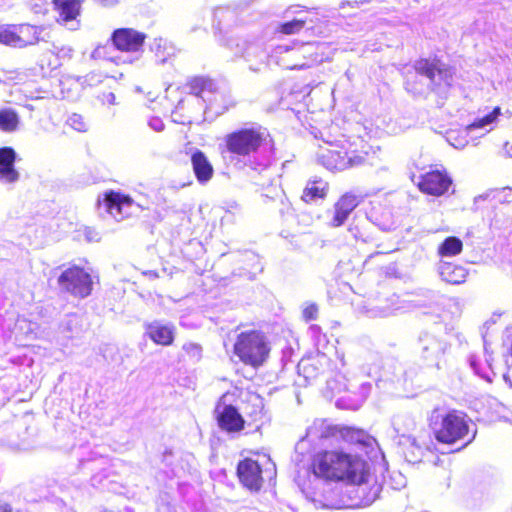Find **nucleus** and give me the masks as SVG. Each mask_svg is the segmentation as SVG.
Returning <instances> with one entry per match:
<instances>
[{
    "label": "nucleus",
    "mask_w": 512,
    "mask_h": 512,
    "mask_svg": "<svg viewBox=\"0 0 512 512\" xmlns=\"http://www.w3.org/2000/svg\"><path fill=\"white\" fill-rule=\"evenodd\" d=\"M231 161L255 171L268 168L274 159V143L268 130L260 125L237 129L224 137Z\"/></svg>",
    "instance_id": "1"
},
{
    "label": "nucleus",
    "mask_w": 512,
    "mask_h": 512,
    "mask_svg": "<svg viewBox=\"0 0 512 512\" xmlns=\"http://www.w3.org/2000/svg\"><path fill=\"white\" fill-rule=\"evenodd\" d=\"M312 469L316 478L361 483L369 474V463L343 451H322L314 456Z\"/></svg>",
    "instance_id": "2"
},
{
    "label": "nucleus",
    "mask_w": 512,
    "mask_h": 512,
    "mask_svg": "<svg viewBox=\"0 0 512 512\" xmlns=\"http://www.w3.org/2000/svg\"><path fill=\"white\" fill-rule=\"evenodd\" d=\"M226 46L235 54L243 58L249 66V70L255 73L262 72L268 67L270 55L262 41H247L239 38H230ZM312 47L310 43L293 42V45H277L271 57L289 54L291 58L298 56L305 58V53Z\"/></svg>",
    "instance_id": "3"
},
{
    "label": "nucleus",
    "mask_w": 512,
    "mask_h": 512,
    "mask_svg": "<svg viewBox=\"0 0 512 512\" xmlns=\"http://www.w3.org/2000/svg\"><path fill=\"white\" fill-rule=\"evenodd\" d=\"M330 438L342 439L362 450L373 448L376 443L375 438L362 429L339 427L329 424L326 420L317 419L307 428L305 437L296 444L295 450L297 453L304 454L308 442L317 443Z\"/></svg>",
    "instance_id": "4"
},
{
    "label": "nucleus",
    "mask_w": 512,
    "mask_h": 512,
    "mask_svg": "<svg viewBox=\"0 0 512 512\" xmlns=\"http://www.w3.org/2000/svg\"><path fill=\"white\" fill-rule=\"evenodd\" d=\"M429 422L436 440L440 443L454 444L468 438L461 447L464 448L476 437V430L470 435L469 419L462 411L442 412L439 409H434L429 417Z\"/></svg>",
    "instance_id": "5"
},
{
    "label": "nucleus",
    "mask_w": 512,
    "mask_h": 512,
    "mask_svg": "<svg viewBox=\"0 0 512 512\" xmlns=\"http://www.w3.org/2000/svg\"><path fill=\"white\" fill-rule=\"evenodd\" d=\"M234 352L245 364L258 367L267 360L270 347L262 332L249 331L238 335Z\"/></svg>",
    "instance_id": "6"
},
{
    "label": "nucleus",
    "mask_w": 512,
    "mask_h": 512,
    "mask_svg": "<svg viewBox=\"0 0 512 512\" xmlns=\"http://www.w3.org/2000/svg\"><path fill=\"white\" fill-rule=\"evenodd\" d=\"M414 68L418 75L425 78L428 90L443 94L452 84L451 69L438 59H420L415 62Z\"/></svg>",
    "instance_id": "7"
},
{
    "label": "nucleus",
    "mask_w": 512,
    "mask_h": 512,
    "mask_svg": "<svg viewBox=\"0 0 512 512\" xmlns=\"http://www.w3.org/2000/svg\"><path fill=\"white\" fill-rule=\"evenodd\" d=\"M448 348V342L433 333L422 332L418 337L417 354L428 367L440 369Z\"/></svg>",
    "instance_id": "8"
},
{
    "label": "nucleus",
    "mask_w": 512,
    "mask_h": 512,
    "mask_svg": "<svg viewBox=\"0 0 512 512\" xmlns=\"http://www.w3.org/2000/svg\"><path fill=\"white\" fill-rule=\"evenodd\" d=\"M92 284L90 274L76 265L65 269L58 277L60 289L79 298H86L91 294Z\"/></svg>",
    "instance_id": "9"
},
{
    "label": "nucleus",
    "mask_w": 512,
    "mask_h": 512,
    "mask_svg": "<svg viewBox=\"0 0 512 512\" xmlns=\"http://www.w3.org/2000/svg\"><path fill=\"white\" fill-rule=\"evenodd\" d=\"M321 164L331 171H343L348 168L358 167L364 164L365 157L354 152L348 153L344 150L326 149L319 154Z\"/></svg>",
    "instance_id": "10"
},
{
    "label": "nucleus",
    "mask_w": 512,
    "mask_h": 512,
    "mask_svg": "<svg viewBox=\"0 0 512 512\" xmlns=\"http://www.w3.org/2000/svg\"><path fill=\"white\" fill-rule=\"evenodd\" d=\"M103 207L115 220L120 221L129 217L139 205L127 195L110 191L105 193L100 208Z\"/></svg>",
    "instance_id": "11"
},
{
    "label": "nucleus",
    "mask_w": 512,
    "mask_h": 512,
    "mask_svg": "<svg viewBox=\"0 0 512 512\" xmlns=\"http://www.w3.org/2000/svg\"><path fill=\"white\" fill-rule=\"evenodd\" d=\"M370 473L365 478V480L361 483H354L352 481H347L348 488L346 493L351 498V507L360 508L370 506L377 498L380 492V486L374 484L368 490V482H369Z\"/></svg>",
    "instance_id": "12"
},
{
    "label": "nucleus",
    "mask_w": 512,
    "mask_h": 512,
    "mask_svg": "<svg viewBox=\"0 0 512 512\" xmlns=\"http://www.w3.org/2000/svg\"><path fill=\"white\" fill-rule=\"evenodd\" d=\"M219 427L228 433L239 432L244 428L245 421L236 407L231 404L218 403L215 408Z\"/></svg>",
    "instance_id": "13"
},
{
    "label": "nucleus",
    "mask_w": 512,
    "mask_h": 512,
    "mask_svg": "<svg viewBox=\"0 0 512 512\" xmlns=\"http://www.w3.org/2000/svg\"><path fill=\"white\" fill-rule=\"evenodd\" d=\"M145 34L132 28L116 29L111 36L114 46L121 51L138 53L143 46Z\"/></svg>",
    "instance_id": "14"
},
{
    "label": "nucleus",
    "mask_w": 512,
    "mask_h": 512,
    "mask_svg": "<svg viewBox=\"0 0 512 512\" xmlns=\"http://www.w3.org/2000/svg\"><path fill=\"white\" fill-rule=\"evenodd\" d=\"M237 476L240 482L251 491H259L262 487V469L253 459L246 458L238 463Z\"/></svg>",
    "instance_id": "15"
},
{
    "label": "nucleus",
    "mask_w": 512,
    "mask_h": 512,
    "mask_svg": "<svg viewBox=\"0 0 512 512\" xmlns=\"http://www.w3.org/2000/svg\"><path fill=\"white\" fill-rule=\"evenodd\" d=\"M392 427L397 437L405 439L412 447L419 449L413 432L417 427V421L414 416L408 412H399L392 418Z\"/></svg>",
    "instance_id": "16"
},
{
    "label": "nucleus",
    "mask_w": 512,
    "mask_h": 512,
    "mask_svg": "<svg viewBox=\"0 0 512 512\" xmlns=\"http://www.w3.org/2000/svg\"><path fill=\"white\" fill-rule=\"evenodd\" d=\"M452 184L451 178L440 171H431L426 173L419 183L422 192L430 195H443Z\"/></svg>",
    "instance_id": "17"
},
{
    "label": "nucleus",
    "mask_w": 512,
    "mask_h": 512,
    "mask_svg": "<svg viewBox=\"0 0 512 512\" xmlns=\"http://www.w3.org/2000/svg\"><path fill=\"white\" fill-rule=\"evenodd\" d=\"M16 152L11 147L0 148V182L12 184L19 180V172L15 169Z\"/></svg>",
    "instance_id": "18"
},
{
    "label": "nucleus",
    "mask_w": 512,
    "mask_h": 512,
    "mask_svg": "<svg viewBox=\"0 0 512 512\" xmlns=\"http://www.w3.org/2000/svg\"><path fill=\"white\" fill-rule=\"evenodd\" d=\"M358 198L353 194H344L334 205V215L331 219L333 227L344 224L350 213L358 206Z\"/></svg>",
    "instance_id": "19"
},
{
    "label": "nucleus",
    "mask_w": 512,
    "mask_h": 512,
    "mask_svg": "<svg viewBox=\"0 0 512 512\" xmlns=\"http://www.w3.org/2000/svg\"><path fill=\"white\" fill-rule=\"evenodd\" d=\"M191 164L194 174L201 184L207 183L212 178L213 166L201 150L197 149L191 155Z\"/></svg>",
    "instance_id": "20"
},
{
    "label": "nucleus",
    "mask_w": 512,
    "mask_h": 512,
    "mask_svg": "<svg viewBox=\"0 0 512 512\" xmlns=\"http://www.w3.org/2000/svg\"><path fill=\"white\" fill-rule=\"evenodd\" d=\"M15 26L18 48L35 45L39 41L44 40V37L41 36L44 28L41 26H33L30 24H20Z\"/></svg>",
    "instance_id": "21"
},
{
    "label": "nucleus",
    "mask_w": 512,
    "mask_h": 512,
    "mask_svg": "<svg viewBox=\"0 0 512 512\" xmlns=\"http://www.w3.org/2000/svg\"><path fill=\"white\" fill-rule=\"evenodd\" d=\"M214 86L215 84L211 79L205 77H195L188 83L190 93L193 96L190 98H185V100H189V104L197 103L202 106V102L206 101L203 94L206 92L211 93L214 89Z\"/></svg>",
    "instance_id": "22"
},
{
    "label": "nucleus",
    "mask_w": 512,
    "mask_h": 512,
    "mask_svg": "<svg viewBox=\"0 0 512 512\" xmlns=\"http://www.w3.org/2000/svg\"><path fill=\"white\" fill-rule=\"evenodd\" d=\"M59 13L58 22L67 24L76 19L80 13L81 0H53Z\"/></svg>",
    "instance_id": "23"
},
{
    "label": "nucleus",
    "mask_w": 512,
    "mask_h": 512,
    "mask_svg": "<svg viewBox=\"0 0 512 512\" xmlns=\"http://www.w3.org/2000/svg\"><path fill=\"white\" fill-rule=\"evenodd\" d=\"M438 270L442 280L450 284H460L465 281L467 276L465 268L450 262H442Z\"/></svg>",
    "instance_id": "24"
},
{
    "label": "nucleus",
    "mask_w": 512,
    "mask_h": 512,
    "mask_svg": "<svg viewBox=\"0 0 512 512\" xmlns=\"http://www.w3.org/2000/svg\"><path fill=\"white\" fill-rule=\"evenodd\" d=\"M328 190V183L322 179L310 180L307 182L301 200L305 203L317 201L318 199H324Z\"/></svg>",
    "instance_id": "25"
},
{
    "label": "nucleus",
    "mask_w": 512,
    "mask_h": 512,
    "mask_svg": "<svg viewBox=\"0 0 512 512\" xmlns=\"http://www.w3.org/2000/svg\"><path fill=\"white\" fill-rule=\"evenodd\" d=\"M147 334L151 340L160 345H170L174 338L172 327L159 322L150 323L147 326Z\"/></svg>",
    "instance_id": "26"
},
{
    "label": "nucleus",
    "mask_w": 512,
    "mask_h": 512,
    "mask_svg": "<svg viewBox=\"0 0 512 512\" xmlns=\"http://www.w3.org/2000/svg\"><path fill=\"white\" fill-rule=\"evenodd\" d=\"M214 21L220 31L226 30L238 23L237 11L230 7H219L214 11Z\"/></svg>",
    "instance_id": "27"
},
{
    "label": "nucleus",
    "mask_w": 512,
    "mask_h": 512,
    "mask_svg": "<svg viewBox=\"0 0 512 512\" xmlns=\"http://www.w3.org/2000/svg\"><path fill=\"white\" fill-rule=\"evenodd\" d=\"M322 358L302 359L298 363V373L307 380L316 379L322 373Z\"/></svg>",
    "instance_id": "28"
},
{
    "label": "nucleus",
    "mask_w": 512,
    "mask_h": 512,
    "mask_svg": "<svg viewBox=\"0 0 512 512\" xmlns=\"http://www.w3.org/2000/svg\"><path fill=\"white\" fill-rule=\"evenodd\" d=\"M500 115V107H495L490 113L486 114L481 118L476 119L472 124L468 125L465 128L464 133H466V135L468 136L476 129H486V127L494 124Z\"/></svg>",
    "instance_id": "29"
},
{
    "label": "nucleus",
    "mask_w": 512,
    "mask_h": 512,
    "mask_svg": "<svg viewBox=\"0 0 512 512\" xmlns=\"http://www.w3.org/2000/svg\"><path fill=\"white\" fill-rule=\"evenodd\" d=\"M463 249V243L456 236L447 237L438 247V253L442 257H452L458 255Z\"/></svg>",
    "instance_id": "30"
},
{
    "label": "nucleus",
    "mask_w": 512,
    "mask_h": 512,
    "mask_svg": "<svg viewBox=\"0 0 512 512\" xmlns=\"http://www.w3.org/2000/svg\"><path fill=\"white\" fill-rule=\"evenodd\" d=\"M19 116L12 108H4L0 110V129L5 132H13L17 130L19 125Z\"/></svg>",
    "instance_id": "31"
},
{
    "label": "nucleus",
    "mask_w": 512,
    "mask_h": 512,
    "mask_svg": "<svg viewBox=\"0 0 512 512\" xmlns=\"http://www.w3.org/2000/svg\"><path fill=\"white\" fill-rule=\"evenodd\" d=\"M80 319L77 315H68L60 325V331L67 338H72L81 332Z\"/></svg>",
    "instance_id": "32"
},
{
    "label": "nucleus",
    "mask_w": 512,
    "mask_h": 512,
    "mask_svg": "<svg viewBox=\"0 0 512 512\" xmlns=\"http://www.w3.org/2000/svg\"><path fill=\"white\" fill-rule=\"evenodd\" d=\"M469 364H470V367L475 372V374H477L479 377H481L482 379H484L490 383L493 381V377L495 376V373L492 369V365H491L489 358L486 359V364L488 367L487 370H484L481 368V364L479 363L477 358L473 355L469 357Z\"/></svg>",
    "instance_id": "33"
},
{
    "label": "nucleus",
    "mask_w": 512,
    "mask_h": 512,
    "mask_svg": "<svg viewBox=\"0 0 512 512\" xmlns=\"http://www.w3.org/2000/svg\"><path fill=\"white\" fill-rule=\"evenodd\" d=\"M0 43L18 48L15 25H0Z\"/></svg>",
    "instance_id": "34"
},
{
    "label": "nucleus",
    "mask_w": 512,
    "mask_h": 512,
    "mask_svg": "<svg viewBox=\"0 0 512 512\" xmlns=\"http://www.w3.org/2000/svg\"><path fill=\"white\" fill-rule=\"evenodd\" d=\"M305 24L306 18H295L291 21L281 23L277 31L285 35L296 34L304 28Z\"/></svg>",
    "instance_id": "35"
},
{
    "label": "nucleus",
    "mask_w": 512,
    "mask_h": 512,
    "mask_svg": "<svg viewBox=\"0 0 512 512\" xmlns=\"http://www.w3.org/2000/svg\"><path fill=\"white\" fill-rule=\"evenodd\" d=\"M396 300L397 298L393 296V298L390 299V304L375 306L371 310L372 315L382 318L394 315L400 309V306L396 305Z\"/></svg>",
    "instance_id": "36"
},
{
    "label": "nucleus",
    "mask_w": 512,
    "mask_h": 512,
    "mask_svg": "<svg viewBox=\"0 0 512 512\" xmlns=\"http://www.w3.org/2000/svg\"><path fill=\"white\" fill-rule=\"evenodd\" d=\"M66 123L78 132H86L89 128L88 122L81 114L73 113L71 114Z\"/></svg>",
    "instance_id": "37"
},
{
    "label": "nucleus",
    "mask_w": 512,
    "mask_h": 512,
    "mask_svg": "<svg viewBox=\"0 0 512 512\" xmlns=\"http://www.w3.org/2000/svg\"><path fill=\"white\" fill-rule=\"evenodd\" d=\"M175 455L171 449H165V451L162 454V463L169 468V471L167 473L170 474V476H179L180 469L175 466L174 464Z\"/></svg>",
    "instance_id": "38"
},
{
    "label": "nucleus",
    "mask_w": 512,
    "mask_h": 512,
    "mask_svg": "<svg viewBox=\"0 0 512 512\" xmlns=\"http://www.w3.org/2000/svg\"><path fill=\"white\" fill-rule=\"evenodd\" d=\"M189 104V100L181 99L178 101L175 110L172 112L173 121L180 124H190L192 122L191 118L184 119V117L179 113L181 110L185 108V105Z\"/></svg>",
    "instance_id": "39"
},
{
    "label": "nucleus",
    "mask_w": 512,
    "mask_h": 512,
    "mask_svg": "<svg viewBox=\"0 0 512 512\" xmlns=\"http://www.w3.org/2000/svg\"><path fill=\"white\" fill-rule=\"evenodd\" d=\"M183 350L192 358L199 360L201 358L202 347L197 343H186L183 345Z\"/></svg>",
    "instance_id": "40"
},
{
    "label": "nucleus",
    "mask_w": 512,
    "mask_h": 512,
    "mask_svg": "<svg viewBox=\"0 0 512 512\" xmlns=\"http://www.w3.org/2000/svg\"><path fill=\"white\" fill-rule=\"evenodd\" d=\"M426 300L421 302L420 300L416 301L417 306H431L438 303L439 295L437 292L428 290L425 294Z\"/></svg>",
    "instance_id": "41"
},
{
    "label": "nucleus",
    "mask_w": 512,
    "mask_h": 512,
    "mask_svg": "<svg viewBox=\"0 0 512 512\" xmlns=\"http://www.w3.org/2000/svg\"><path fill=\"white\" fill-rule=\"evenodd\" d=\"M302 314L306 321L315 320L318 316V306L315 303L307 304Z\"/></svg>",
    "instance_id": "42"
},
{
    "label": "nucleus",
    "mask_w": 512,
    "mask_h": 512,
    "mask_svg": "<svg viewBox=\"0 0 512 512\" xmlns=\"http://www.w3.org/2000/svg\"><path fill=\"white\" fill-rule=\"evenodd\" d=\"M148 125H149V127H150L152 130H154V131H156V132H161V131H163V130H164V127H165L164 122H163V121H162V119H161V118H159V117H152V118H150V120H149V122H148Z\"/></svg>",
    "instance_id": "43"
},
{
    "label": "nucleus",
    "mask_w": 512,
    "mask_h": 512,
    "mask_svg": "<svg viewBox=\"0 0 512 512\" xmlns=\"http://www.w3.org/2000/svg\"><path fill=\"white\" fill-rule=\"evenodd\" d=\"M278 63L283 65L287 69H303V68L307 67V64L305 62L290 63L285 58L280 59L278 61Z\"/></svg>",
    "instance_id": "44"
},
{
    "label": "nucleus",
    "mask_w": 512,
    "mask_h": 512,
    "mask_svg": "<svg viewBox=\"0 0 512 512\" xmlns=\"http://www.w3.org/2000/svg\"><path fill=\"white\" fill-rule=\"evenodd\" d=\"M374 223L383 231H390L394 228V221L390 217L384 221H378V219H376Z\"/></svg>",
    "instance_id": "45"
},
{
    "label": "nucleus",
    "mask_w": 512,
    "mask_h": 512,
    "mask_svg": "<svg viewBox=\"0 0 512 512\" xmlns=\"http://www.w3.org/2000/svg\"><path fill=\"white\" fill-rule=\"evenodd\" d=\"M498 5L503 10H511L512 8V0H499Z\"/></svg>",
    "instance_id": "46"
},
{
    "label": "nucleus",
    "mask_w": 512,
    "mask_h": 512,
    "mask_svg": "<svg viewBox=\"0 0 512 512\" xmlns=\"http://www.w3.org/2000/svg\"><path fill=\"white\" fill-rule=\"evenodd\" d=\"M103 101H107L109 104L115 103V95L112 92H109L107 94H104Z\"/></svg>",
    "instance_id": "47"
},
{
    "label": "nucleus",
    "mask_w": 512,
    "mask_h": 512,
    "mask_svg": "<svg viewBox=\"0 0 512 512\" xmlns=\"http://www.w3.org/2000/svg\"><path fill=\"white\" fill-rule=\"evenodd\" d=\"M354 388L355 387L351 383L344 382L343 385L338 388V390L339 391L344 390V391H352V392H354Z\"/></svg>",
    "instance_id": "48"
},
{
    "label": "nucleus",
    "mask_w": 512,
    "mask_h": 512,
    "mask_svg": "<svg viewBox=\"0 0 512 512\" xmlns=\"http://www.w3.org/2000/svg\"><path fill=\"white\" fill-rule=\"evenodd\" d=\"M103 6H113L117 3L118 0H95Z\"/></svg>",
    "instance_id": "49"
},
{
    "label": "nucleus",
    "mask_w": 512,
    "mask_h": 512,
    "mask_svg": "<svg viewBox=\"0 0 512 512\" xmlns=\"http://www.w3.org/2000/svg\"><path fill=\"white\" fill-rule=\"evenodd\" d=\"M468 143V140H463V141H457V142H453L451 143L455 148H464Z\"/></svg>",
    "instance_id": "50"
},
{
    "label": "nucleus",
    "mask_w": 512,
    "mask_h": 512,
    "mask_svg": "<svg viewBox=\"0 0 512 512\" xmlns=\"http://www.w3.org/2000/svg\"><path fill=\"white\" fill-rule=\"evenodd\" d=\"M282 208L280 209V213L284 215L285 213H288L290 210L289 205L282 203Z\"/></svg>",
    "instance_id": "51"
},
{
    "label": "nucleus",
    "mask_w": 512,
    "mask_h": 512,
    "mask_svg": "<svg viewBox=\"0 0 512 512\" xmlns=\"http://www.w3.org/2000/svg\"><path fill=\"white\" fill-rule=\"evenodd\" d=\"M0 512H11V509L7 505H0Z\"/></svg>",
    "instance_id": "52"
},
{
    "label": "nucleus",
    "mask_w": 512,
    "mask_h": 512,
    "mask_svg": "<svg viewBox=\"0 0 512 512\" xmlns=\"http://www.w3.org/2000/svg\"><path fill=\"white\" fill-rule=\"evenodd\" d=\"M86 237L89 241L96 240L95 237H93L92 234H90V232L86 233Z\"/></svg>",
    "instance_id": "53"
},
{
    "label": "nucleus",
    "mask_w": 512,
    "mask_h": 512,
    "mask_svg": "<svg viewBox=\"0 0 512 512\" xmlns=\"http://www.w3.org/2000/svg\"><path fill=\"white\" fill-rule=\"evenodd\" d=\"M485 198V195H479L478 197L475 198V203H477L479 200H484Z\"/></svg>",
    "instance_id": "54"
},
{
    "label": "nucleus",
    "mask_w": 512,
    "mask_h": 512,
    "mask_svg": "<svg viewBox=\"0 0 512 512\" xmlns=\"http://www.w3.org/2000/svg\"><path fill=\"white\" fill-rule=\"evenodd\" d=\"M319 329H320V328H319V326H317V325H312V326H311V330H312V331H314V332H317Z\"/></svg>",
    "instance_id": "55"
},
{
    "label": "nucleus",
    "mask_w": 512,
    "mask_h": 512,
    "mask_svg": "<svg viewBox=\"0 0 512 512\" xmlns=\"http://www.w3.org/2000/svg\"><path fill=\"white\" fill-rule=\"evenodd\" d=\"M506 152L508 153V150H510L512 152V145L511 146H508V144H506Z\"/></svg>",
    "instance_id": "56"
},
{
    "label": "nucleus",
    "mask_w": 512,
    "mask_h": 512,
    "mask_svg": "<svg viewBox=\"0 0 512 512\" xmlns=\"http://www.w3.org/2000/svg\"><path fill=\"white\" fill-rule=\"evenodd\" d=\"M96 480H97V477H96V476L92 477L93 485L95 484Z\"/></svg>",
    "instance_id": "57"
},
{
    "label": "nucleus",
    "mask_w": 512,
    "mask_h": 512,
    "mask_svg": "<svg viewBox=\"0 0 512 512\" xmlns=\"http://www.w3.org/2000/svg\"><path fill=\"white\" fill-rule=\"evenodd\" d=\"M492 128L490 129H486V131L484 133L481 134V136L485 135L487 132H489Z\"/></svg>",
    "instance_id": "58"
},
{
    "label": "nucleus",
    "mask_w": 512,
    "mask_h": 512,
    "mask_svg": "<svg viewBox=\"0 0 512 512\" xmlns=\"http://www.w3.org/2000/svg\"><path fill=\"white\" fill-rule=\"evenodd\" d=\"M150 276H156L157 274L155 272L150 271Z\"/></svg>",
    "instance_id": "59"
},
{
    "label": "nucleus",
    "mask_w": 512,
    "mask_h": 512,
    "mask_svg": "<svg viewBox=\"0 0 512 512\" xmlns=\"http://www.w3.org/2000/svg\"><path fill=\"white\" fill-rule=\"evenodd\" d=\"M508 154L510 157H512V152L510 150H508Z\"/></svg>",
    "instance_id": "60"
}]
</instances>
